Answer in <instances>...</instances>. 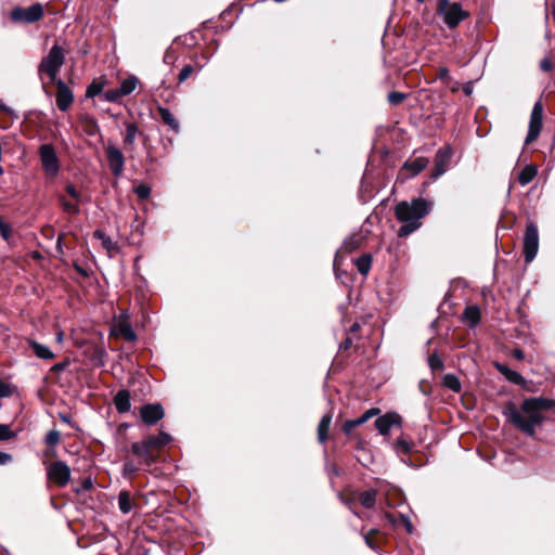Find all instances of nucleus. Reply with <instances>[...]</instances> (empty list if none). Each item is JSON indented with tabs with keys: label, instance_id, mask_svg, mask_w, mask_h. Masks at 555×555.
Returning a JSON list of instances; mask_svg holds the SVG:
<instances>
[{
	"label": "nucleus",
	"instance_id": "f257e3e1",
	"mask_svg": "<svg viewBox=\"0 0 555 555\" xmlns=\"http://www.w3.org/2000/svg\"><path fill=\"white\" fill-rule=\"evenodd\" d=\"M553 409H555V400L538 397L525 399L519 409L508 403L503 413L512 425L532 437L535 435L537 427L544 422V413Z\"/></svg>",
	"mask_w": 555,
	"mask_h": 555
},
{
	"label": "nucleus",
	"instance_id": "f03ea898",
	"mask_svg": "<svg viewBox=\"0 0 555 555\" xmlns=\"http://www.w3.org/2000/svg\"><path fill=\"white\" fill-rule=\"evenodd\" d=\"M433 202L423 197L410 202L402 201L395 207V215L402 225L398 230L400 237H405L422 227V219L433 209Z\"/></svg>",
	"mask_w": 555,
	"mask_h": 555
},
{
	"label": "nucleus",
	"instance_id": "7ed1b4c3",
	"mask_svg": "<svg viewBox=\"0 0 555 555\" xmlns=\"http://www.w3.org/2000/svg\"><path fill=\"white\" fill-rule=\"evenodd\" d=\"M437 13L450 29L457 27L469 16L460 3L450 2V0H438Z\"/></svg>",
	"mask_w": 555,
	"mask_h": 555
},
{
	"label": "nucleus",
	"instance_id": "20e7f679",
	"mask_svg": "<svg viewBox=\"0 0 555 555\" xmlns=\"http://www.w3.org/2000/svg\"><path fill=\"white\" fill-rule=\"evenodd\" d=\"M64 50L60 46L54 44L50 49L48 55L41 61L39 70L44 72L51 81H56L59 79L57 74L64 64Z\"/></svg>",
	"mask_w": 555,
	"mask_h": 555
},
{
	"label": "nucleus",
	"instance_id": "39448f33",
	"mask_svg": "<svg viewBox=\"0 0 555 555\" xmlns=\"http://www.w3.org/2000/svg\"><path fill=\"white\" fill-rule=\"evenodd\" d=\"M44 8L41 3L36 2L27 8L16 7L11 11V18L16 23L31 24L42 18Z\"/></svg>",
	"mask_w": 555,
	"mask_h": 555
},
{
	"label": "nucleus",
	"instance_id": "423d86ee",
	"mask_svg": "<svg viewBox=\"0 0 555 555\" xmlns=\"http://www.w3.org/2000/svg\"><path fill=\"white\" fill-rule=\"evenodd\" d=\"M539 250V231L533 222L526 227L524 234V255L525 261L530 263L537 256Z\"/></svg>",
	"mask_w": 555,
	"mask_h": 555
},
{
	"label": "nucleus",
	"instance_id": "0eeeda50",
	"mask_svg": "<svg viewBox=\"0 0 555 555\" xmlns=\"http://www.w3.org/2000/svg\"><path fill=\"white\" fill-rule=\"evenodd\" d=\"M542 119H543V106H542V103L539 101L533 105L532 111H531L529 129H528L527 137L525 139L526 145H529L530 143H532L540 135L541 129H542Z\"/></svg>",
	"mask_w": 555,
	"mask_h": 555
},
{
	"label": "nucleus",
	"instance_id": "6e6552de",
	"mask_svg": "<svg viewBox=\"0 0 555 555\" xmlns=\"http://www.w3.org/2000/svg\"><path fill=\"white\" fill-rule=\"evenodd\" d=\"M40 160L43 169L51 176L60 171V162L51 144H42L39 149Z\"/></svg>",
	"mask_w": 555,
	"mask_h": 555
},
{
	"label": "nucleus",
	"instance_id": "1a4fd4ad",
	"mask_svg": "<svg viewBox=\"0 0 555 555\" xmlns=\"http://www.w3.org/2000/svg\"><path fill=\"white\" fill-rule=\"evenodd\" d=\"M47 475L50 480L64 487L70 479V468L65 462L56 461L48 466Z\"/></svg>",
	"mask_w": 555,
	"mask_h": 555
},
{
	"label": "nucleus",
	"instance_id": "9d476101",
	"mask_svg": "<svg viewBox=\"0 0 555 555\" xmlns=\"http://www.w3.org/2000/svg\"><path fill=\"white\" fill-rule=\"evenodd\" d=\"M105 154L112 172L115 176H120L125 165V158L121 151L113 144H107L105 147Z\"/></svg>",
	"mask_w": 555,
	"mask_h": 555
},
{
	"label": "nucleus",
	"instance_id": "9b49d317",
	"mask_svg": "<svg viewBox=\"0 0 555 555\" xmlns=\"http://www.w3.org/2000/svg\"><path fill=\"white\" fill-rule=\"evenodd\" d=\"M56 86V105L60 111L66 112L74 102V94L68 86L62 80L53 81Z\"/></svg>",
	"mask_w": 555,
	"mask_h": 555
},
{
	"label": "nucleus",
	"instance_id": "f8f14e48",
	"mask_svg": "<svg viewBox=\"0 0 555 555\" xmlns=\"http://www.w3.org/2000/svg\"><path fill=\"white\" fill-rule=\"evenodd\" d=\"M140 415L146 425L152 426L165 416V411L159 403H149L140 409Z\"/></svg>",
	"mask_w": 555,
	"mask_h": 555
},
{
	"label": "nucleus",
	"instance_id": "ddd939ff",
	"mask_svg": "<svg viewBox=\"0 0 555 555\" xmlns=\"http://www.w3.org/2000/svg\"><path fill=\"white\" fill-rule=\"evenodd\" d=\"M452 157V151L450 147L439 149L436 158H435V167L431 172V179H437L442 176L449 167L450 160Z\"/></svg>",
	"mask_w": 555,
	"mask_h": 555
},
{
	"label": "nucleus",
	"instance_id": "4468645a",
	"mask_svg": "<svg viewBox=\"0 0 555 555\" xmlns=\"http://www.w3.org/2000/svg\"><path fill=\"white\" fill-rule=\"evenodd\" d=\"M131 452L134 455L139 456L142 461V464H144L145 466L153 465L157 460V457L152 452V448L147 446L146 438L140 442L132 443Z\"/></svg>",
	"mask_w": 555,
	"mask_h": 555
},
{
	"label": "nucleus",
	"instance_id": "2eb2a0df",
	"mask_svg": "<svg viewBox=\"0 0 555 555\" xmlns=\"http://www.w3.org/2000/svg\"><path fill=\"white\" fill-rule=\"evenodd\" d=\"M401 422V417L397 413H386L385 415L379 416L375 421V427L379 431L380 435H387L391 427L395 425H399Z\"/></svg>",
	"mask_w": 555,
	"mask_h": 555
},
{
	"label": "nucleus",
	"instance_id": "dca6fc26",
	"mask_svg": "<svg viewBox=\"0 0 555 555\" xmlns=\"http://www.w3.org/2000/svg\"><path fill=\"white\" fill-rule=\"evenodd\" d=\"M429 159L426 157H416L408 160L403 165V170L410 171L411 176L414 177L427 167Z\"/></svg>",
	"mask_w": 555,
	"mask_h": 555
},
{
	"label": "nucleus",
	"instance_id": "f3484780",
	"mask_svg": "<svg viewBox=\"0 0 555 555\" xmlns=\"http://www.w3.org/2000/svg\"><path fill=\"white\" fill-rule=\"evenodd\" d=\"M114 403H115L116 410L119 413L128 412L131 408L129 391L126 389L119 390L114 398Z\"/></svg>",
	"mask_w": 555,
	"mask_h": 555
},
{
	"label": "nucleus",
	"instance_id": "a211bd4d",
	"mask_svg": "<svg viewBox=\"0 0 555 555\" xmlns=\"http://www.w3.org/2000/svg\"><path fill=\"white\" fill-rule=\"evenodd\" d=\"M171 436L165 431H159L158 435H150L146 437L147 446L153 449H160L171 441Z\"/></svg>",
	"mask_w": 555,
	"mask_h": 555
},
{
	"label": "nucleus",
	"instance_id": "6ab92c4d",
	"mask_svg": "<svg viewBox=\"0 0 555 555\" xmlns=\"http://www.w3.org/2000/svg\"><path fill=\"white\" fill-rule=\"evenodd\" d=\"M157 112L164 121L170 129H172L175 132H179V122L173 116V114L166 107L158 106Z\"/></svg>",
	"mask_w": 555,
	"mask_h": 555
},
{
	"label": "nucleus",
	"instance_id": "aec40b11",
	"mask_svg": "<svg viewBox=\"0 0 555 555\" xmlns=\"http://www.w3.org/2000/svg\"><path fill=\"white\" fill-rule=\"evenodd\" d=\"M331 423H332L331 414H325L321 418L319 426H318V440L320 443H324L325 440L327 439Z\"/></svg>",
	"mask_w": 555,
	"mask_h": 555
},
{
	"label": "nucleus",
	"instance_id": "412c9836",
	"mask_svg": "<svg viewBox=\"0 0 555 555\" xmlns=\"http://www.w3.org/2000/svg\"><path fill=\"white\" fill-rule=\"evenodd\" d=\"M139 85V79L134 75L128 76L126 79H124L119 87V94H122V96H127L131 94L137 86Z\"/></svg>",
	"mask_w": 555,
	"mask_h": 555
},
{
	"label": "nucleus",
	"instance_id": "4be33fe9",
	"mask_svg": "<svg viewBox=\"0 0 555 555\" xmlns=\"http://www.w3.org/2000/svg\"><path fill=\"white\" fill-rule=\"evenodd\" d=\"M28 344L38 358L43 360H51L54 358V353L47 346L35 340H29Z\"/></svg>",
	"mask_w": 555,
	"mask_h": 555
},
{
	"label": "nucleus",
	"instance_id": "5701e85b",
	"mask_svg": "<svg viewBox=\"0 0 555 555\" xmlns=\"http://www.w3.org/2000/svg\"><path fill=\"white\" fill-rule=\"evenodd\" d=\"M538 168L533 165H527L521 169L518 175V181L521 185H527L530 183L534 177L537 176Z\"/></svg>",
	"mask_w": 555,
	"mask_h": 555
},
{
	"label": "nucleus",
	"instance_id": "b1692460",
	"mask_svg": "<svg viewBox=\"0 0 555 555\" xmlns=\"http://www.w3.org/2000/svg\"><path fill=\"white\" fill-rule=\"evenodd\" d=\"M138 131H139V129L135 124H133V122L126 124V133H125V139H124L126 149H128V147L130 150L133 149Z\"/></svg>",
	"mask_w": 555,
	"mask_h": 555
},
{
	"label": "nucleus",
	"instance_id": "393cba45",
	"mask_svg": "<svg viewBox=\"0 0 555 555\" xmlns=\"http://www.w3.org/2000/svg\"><path fill=\"white\" fill-rule=\"evenodd\" d=\"M118 507L122 514H128L132 509V501L128 491H121L118 495Z\"/></svg>",
	"mask_w": 555,
	"mask_h": 555
},
{
	"label": "nucleus",
	"instance_id": "a878e982",
	"mask_svg": "<svg viewBox=\"0 0 555 555\" xmlns=\"http://www.w3.org/2000/svg\"><path fill=\"white\" fill-rule=\"evenodd\" d=\"M356 266H357L358 271L362 275H366L369 273L370 269H371V266H372V257H371V255L365 254V255L359 257L356 260Z\"/></svg>",
	"mask_w": 555,
	"mask_h": 555
},
{
	"label": "nucleus",
	"instance_id": "bb28decb",
	"mask_svg": "<svg viewBox=\"0 0 555 555\" xmlns=\"http://www.w3.org/2000/svg\"><path fill=\"white\" fill-rule=\"evenodd\" d=\"M464 319L470 326H475L480 320V312L476 306L467 307L464 311Z\"/></svg>",
	"mask_w": 555,
	"mask_h": 555
},
{
	"label": "nucleus",
	"instance_id": "cd10ccee",
	"mask_svg": "<svg viewBox=\"0 0 555 555\" xmlns=\"http://www.w3.org/2000/svg\"><path fill=\"white\" fill-rule=\"evenodd\" d=\"M359 500L363 507L372 508L375 505L376 491L375 490L364 491L360 494Z\"/></svg>",
	"mask_w": 555,
	"mask_h": 555
},
{
	"label": "nucleus",
	"instance_id": "c85d7f7f",
	"mask_svg": "<svg viewBox=\"0 0 555 555\" xmlns=\"http://www.w3.org/2000/svg\"><path fill=\"white\" fill-rule=\"evenodd\" d=\"M361 245V237L358 235L350 236L344 241V244L341 246V250L346 253H351L356 249H358Z\"/></svg>",
	"mask_w": 555,
	"mask_h": 555
},
{
	"label": "nucleus",
	"instance_id": "c756f323",
	"mask_svg": "<svg viewBox=\"0 0 555 555\" xmlns=\"http://www.w3.org/2000/svg\"><path fill=\"white\" fill-rule=\"evenodd\" d=\"M443 385L451 389L452 391L454 392H460L461 391V382L460 379L453 375V374H447L444 377H443Z\"/></svg>",
	"mask_w": 555,
	"mask_h": 555
},
{
	"label": "nucleus",
	"instance_id": "7c9ffc66",
	"mask_svg": "<svg viewBox=\"0 0 555 555\" xmlns=\"http://www.w3.org/2000/svg\"><path fill=\"white\" fill-rule=\"evenodd\" d=\"M94 237H96L98 240L101 241L103 247L107 250V251H111L115 248V244L114 242L112 241V238L106 235L103 231L101 230H96L94 232Z\"/></svg>",
	"mask_w": 555,
	"mask_h": 555
},
{
	"label": "nucleus",
	"instance_id": "2f4dec72",
	"mask_svg": "<svg viewBox=\"0 0 555 555\" xmlns=\"http://www.w3.org/2000/svg\"><path fill=\"white\" fill-rule=\"evenodd\" d=\"M81 122L85 125L86 131L90 135H93V134H95V132L99 131V125H98L96 120L93 117L82 116L81 117Z\"/></svg>",
	"mask_w": 555,
	"mask_h": 555
},
{
	"label": "nucleus",
	"instance_id": "473e14b6",
	"mask_svg": "<svg viewBox=\"0 0 555 555\" xmlns=\"http://www.w3.org/2000/svg\"><path fill=\"white\" fill-rule=\"evenodd\" d=\"M104 82L93 81L86 91L87 98H94L103 92Z\"/></svg>",
	"mask_w": 555,
	"mask_h": 555
},
{
	"label": "nucleus",
	"instance_id": "72a5a7b5",
	"mask_svg": "<svg viewBox=\"0 0 555 555\" xmlns=\"http://www.w3.org/2000/svg\"><path fill=\"white\" fill-rule=\"evenodd\" d=\"M504 377L515 385H522L525 383V378L518 372L512 369L506 370Z\"/></svg>",
	"mask_w": 555,
	"mask_h": 555
},
{
	"label": "nucleus",
	"instance_id": "f704fd0d",
	"mask_svg": "<svg viewBox=\"0 0 555 555\" xmlns=\"http://www.w3.org/2000/svg\"><path fill=\"white\" fill-rule=\"evenodd\" d=\"M61 434L56 429L50 430L46 436V443L48 446L54 447L60 442Z\"/></svg>",
	"mask_w": 555,
	"mask_h": 555
},
{
	"label": "nucleus",
	"instance_id": "c9c22d12",
	"mask_svg": "<svg viewBox=\"0 0 555 555\" xmlns=\"http://www.w3.org/2000/svg\"><path fill=\"white\" fill-rule=\"evenodd\" d=\"M411 449H412L411 443L402 438L398 439L395 443V450L398 453L406 454L411 451Z\"/></svg>",
	"mask_w": 555,
	"mask_h": 555
},
{
	"label": "nucleus",
	"instance_id": "e433bc0d",
	"mask_svg": "<svg viewBox=\"0 0 555 555\" xmlns=\"http://www.w3.org/2000/svg\"><path fill=\"white\" fill-rule=\"evenodd\" d=\"M405 98H406L405 93L397 92V91L390 92L387 96L388 102L391 105H399L400 103H402L405 100Z\"/></svg>",
	"mask_w": 555,
	"mask_h": 555
},
{
	"label": "nucleus",
	"instance_id": "4c0bfd02",
	"mask_svg": "<svg viewBox=\"0 0 555 555\" xmlns=\"http://www.w3.org/2000/svg\"><path fill=\"white\" fill-rule=\"evenodd\" d=\"M122 94H119V88L118 89H109L103 93V98L107 102H117Z\"/></svg>",
	"mask_w": 555,
	"mask_h": 555
},
{
	"label": "nucleus",
	"instance_id": "58836bf2",
	"mask_svg": "<svg viewBox=\"0 0 555 555\" xmlns=\"http://www.w3.org/2000/svg\"><path fill=\"white\" fill-rule=\"evenodd\" d=\"M380 412L379 409L377 408H372V409H369L367 411H365L359 418V423L360 425L366 423L370 418H372L373 416H376L378 415Z\"/></svg>",
	"mask_w": 555,
	"mask_h": 555
},
{
	"label": "nucleus",
	"instance_id": "ea45409f",
	"mask_svg": "<svg viewBox=\"0 0 555 555\" xmlns=\"http://www.w3.org/2000/svg\"><path fill=\"white\" fill-rule=\"evenodd\" d=\"M62 207L64 211L70 215H76L79 211L78 205L76 203H72L68 201H65L63 197H61Z\"/></svg>",
	"mask_w": 555,
	"mask_h": 555
},
{
	"label": "nucleus",
	"instance_id": "a19ab883",
	"mask_svg": "<svg viewBox=\"0 0 555 555\" xmlns=\"http://www.w3.org/2000/svg\"><path fill=\"white\" fill-rule=\"evenodd\" d=\"M14 433L9 425L0 424V441L10 440L14 437Z\"/></svg>",
	"mask_w": 555,
	"mask_h": 555
},
{
	"label": "nucleus",
	"instance_id": "79ce46f5",
	"mask_svg": "<svg viewBox=\"0 0 555 555\" xmlns=\"http://www.w3.org/2000/svg\"><path fill=\"white\" fill-rule=\"evenodd\" d=\"M135 194L139 198L145 199L151 195V188L144 183H141L135 188Z\"/></svg>",
	"mask_w": 555,
	"mask_h": 555
},
{
	"label": "nucleus",
	"instance_id": "37998d69",
	"mask_svg": "<svg viewBox=\"0 0 555 555\" xmlns=\"http://www.w3.org/2000/svg\"><path fill=\"white\" fill-rule=\"evenodd\" d=\"M428 364L433 371L441 370L443 367V363L437 354H431L428 358Z\"/></svg>",
	"mask_w": 555,
	"mask_h": 555
},
{
	"label": "nucleus",
	"instance_id": "c03bdc74",
	"mask_svg": "<svg viewBox=\"0 0 555 555\" xmlns=\"http://www.w3.org/2000/svg\"><path fill=\"white\" fill-rule=\"evenodd\" d=\"M121 334L127 340L133 341L135 340L137 336L134 332L132 331L131 326L128 324H124L120 326Z\"/></svg>",
	"mask_w": 555,
	"mask_h": 555
},
{
	"label": "nucleus",
	"instance_id": "a18cd8bd",
	"mask_svg": "<svg viewBox=\"0 0 555 555\" xmlns=\"http://www.w3.org/2000/svg\"><path fill=\"white\" fill-rule=\"evenodd\" d=\"M0 233L4 240H9L12 229L8 222L0 217Z\"/></svg>",
	"mask_w": 555,
	"mask_h": 555
},
{
	"label": "nucleus",
	"instance_id": "49530a36",
	"mask_svg": "<svg viewBox=\"0 0 555 555\" xmlns=\"http://www.w3.org/2000/svg\"><path fill=\"white\" fill-rule=\"evenodd\" d=\"M193 73V67L191 65L184 66L179 73V82L185 81Z\"/></svg>",
	"mask_w": 555,
	"mask_h": 555
},
{
	"label": "nucleus",
	"instance_id": "de8ad7c7",
	"mask_svg": "<svg viewBox=\"0 0 555 555\" xmlns=\"http://www.w3.org/2000/svg\"><path fill=\"white\" fill-rule=\"evenodd\" d=\"M359 425H360V423H359L358 418H357V420H349V421H346V422H345V424H344V426H343V431H344L346 435H349V434L352 431V429H353L354 427L359 426Z\"/></svg>",
	"mask_w": 555,
	"mask_h": 555
},
{
	"label": "nucleus",
	"instance_id": "09e8293b",
	"mask_svg": "<svg viewBox=\"0 0 555 555\" xmlns=\"http://www.w3.org/2000/svg\"><path fill=\"white\" fill-rule=\"evenodd\" d=\"M438 78L446 85L448 81L451 82V76L447 67H441L438 72Z\"/></svg>",
	"mask_w": 555,
	"mask_h": 555
},
{
	"label": "nucleus",
	"instance_id": "8fccbe9b",
	"mask_svg": "<svg viewBox=\"0 0 555 555\" xmlns=\"http://www.w3.org/2000/svg\"><path fill=\"white\" fill-rule=\"evenodd\" d=\"M66 192L67 194L73 197L77 203L81 201V195L80 193L74 188V185L72 184H68L66 186Z\"/></svg>",
	"mask_w": 555,
	"mask_h": 555
},
{
	"label": "nucleus",
	"instance_id": "3c124183",
	"mask_svg": "<svg viewBox=\"0 0 555 555\" xmlns=\"http://www.w3.org/2000/svg\"><path fill=\"white\" fill-rule=\"evenodd\" d=\"M137 470V467L132 462H126L124 465V474L132 475Z\"/></svg>",
	"mask_w": 555,
	"mask_h": 555
},
{
	"label": "nucleus",
	"instance_id": "603ef678",
	"mask_svg": "<svg viewBox=\"0 0 555 555\" xmlns=\"http://www.w3.org/2000/svg\"><path fill=\"white\" fill-rule=\"evenodd\" d=\"M400 517H401V520H402V522H403L408 533H412L413 525H412L410 518L408 516H405V515H401Z\"/></svg>",
	"mask_w": 555,
	"mask_h": 555
},
{
	"label": "nucleus",
	"instance_id": "864d4df0",
	"mask_svg": "<svg viewBox=\"0 0 555 555\" xmlns=\"http://www.w3.org/2000/svg\"><path fill=\"white\" fill-rule=\"evenodd\" d=\"M446 86L452 91L457 92L461 88V83L459 81H455L451 78V82H447Z\"/></svg>",
	"mask_w": 555,
	"mask_h": 555
},
{
	"label": "nucleus",
	"instance_id": "5fc2aeb1",
	"mask_svg": "<svg viewBox=\"0 0 555 555\" xmlns=\"http://www.w3.org/2000/svg\"><path fill=\"white\" fill-rule=\"evenodd\" d=\"M12 461V455L0 451V465H5Z\"/></svg>",
	"mask_w": 555,
	"mask_h": 555
},
{
	"label": "nucleus",
	"instance_id": "6e6d98bb",
	"mask_svg": "<svg viewBox=\"0 0 555 555\" xmlns=\"http://www.w3.org/2000/svg\"><path fill=\"white\" fill-rule=\"evenodd\" d=\"M462 90L465 93V95H467V96L472 95L473 90H474L473 82L468 81V82L464 83L462 87Z\"/></svg>",
	"mask_w": 555,
	"mask_h": 555
},
{
	"label": "nucleus",
	"instance_id": "4d7b16f0",
	"mask_svg": "<svg viewBox=\"0 0 555 555\" xmlns=\"http://www.w3.org/2000/svg\"><path fill=\"white\" fill-rule=\"evenodd\" d=\"M541 68L545 72H550L552 69V63L550 60L547 59H544L542 62H541Z\"/></svg>",
	"mask_w": 555,
	"mask_h": 555
},
{
	"label": "nucleus",
	"instance_id": "13d9d810",
	"mask_svg": "<svg viewBox=\"0 0 555 555\" xmlns=\"http://www.w3.org/2000/svg\"><path fill=\"white\" fill-rule=\"evenodd\" d=\"M495 367L496 370L502 374V375H505L506 373V370H509V367H507L506 365L504 364H501V363H495Z\"/></svg>",
	"mask_w": 555,
	"mask_h": 555
},
{
	"label": "nucleus",
	"instance_id": "bf43d9fd",
	"mask_svg": "<svg viewBox=\"0 0 555 555\" xmlns=\"http://www.w3.org/2000/svg\"><path fill=\"white\" fill-rule=\"evenodd\" d=\"M351 346V339L347 338L345 341L340 345V349H348Z\"/></svg>",
	"mask_w": 555,
	"mask_h": 555
},
{
	"label": "nucleus",
	"instance_id": "052dcab7",
	"mask_svg": "<svg viewBox=\"0 0 555 555\" xmlns=\"http://www.w3.org/2000/svg\"><path fill=\"white\" fill-rule=\"evenodd\" d=\"M513 353H514V357L519 359V360L524 359V357H525L524 352L521 350H519V349L514 350Z\"/></svg>",
	"mask_w": 555,
	"mask_h": 555
},
{
	"label": "nucleus",
	"instance_id": "680f3d73",
	"mask_svg": "<svg viewBox=\"0 0 555 555\" xmlns=\"http://www.w3.org/2000/svg\"><path fill=\"white\" fill-rule=\"evenodd\" d=\"M365 542L367 546L371 547L372 550H377V547L372 543L371 539L367 535L365 537Z\"/></svg>",
	"mask_w": 555,
	"mask_h": 555
},
{
	"label": "nucleus",
	"instance_id": "e2e57ef3",
	"mask_svg": "<svg viewBox=\"0 0 555 555\" xmlns=\"http://www.w3.org/2000/svg\"><path fill=\"white\" fill-rule=\"evenodd\" d=\"M8 396V390L4 386H0V397H5Z\"/></svg>",
	"mask_w": 555,
	"mask_h": 555
},
{
	"label": "nucleus",
	"instance_id": "0e129e2a",
	"mask_svg": "<svg viewBox=\"0 0 555 555\" xmlns=\"http://www.w3.org/2000/svg\"><path fill=\"white\" fill-rule=\"evenodd\" d=\"M92 487V481L90 479H87L83 481V488L90 489Z\"/></svg>",
	"mask_w": 555,
	"mask_h": 555
},
{
	"label": "nucleus",
	"instance_id": "69168bd1",
	"mask_svg": "<svg viewBox=\"0 0 555 555\" xmlns=\"http://www.w3.org/2000/svg\"><path fill=\"white\" fill-rule=\"evenodd\" d=\"M359 328H360L359 323H353V324L351 325V327H350V331H351V332H357Z\"/></svg>",
	"mask_w": 555,
	"mask_h": 555
},
{
	"label": "nucleus",
	"instance_id": "338daca9",
	"mask_svg": "<svg viewBox=\"0 0 555 555\" xmlns=\"http://www.w3.org/2000/svg\"><path fill=\"white\" fill-rule=\"evenodd\" d=\"M63 337H64V335H63V333H62V332H59V333L56 334V340H57L59 343H62V341H63Z\"/></svg>",
	"mask_w": 555,
	"mask_h": 555
},
{
	"label": "nucleus",
	"instance_id": "774afa93",
	"mask_svg": "<svg viewBox=\"0 0 555 555\" xmlns=\"http://www.w3.org/2000/svg\"><path fill=\"white\" fill-rule=\"evenodd\" d=\"M337 263H338V257L336 256L335 260H334V267H337Z\"/></svg>",
	"mask_w": 555,
	"mask_h": 555
}]
</instances>
